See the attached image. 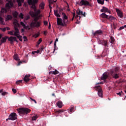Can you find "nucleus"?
Wrapping results in <instances>:
<instances>
[{
  "label": "nucleus",
  "instance_id": "f257e3e1",
  "mask_svg": "<svg viewBox=\"0 0 126 126\" xmlns=\"http://www.w3.org/2000/svg\"><path fill=\"white\" fill-rule=\"evenodd\" d=\"M37 2L38 0H28V4L30 5H32L31 8H32L34 11V12L31 10L29 11V13L32 17H36V16H38V15H39L41 12L40 10L37 11L36 3H37Z\"/></svg>",
  "mask_w": 126,
  "mask_h": 126
},
{
  "label": "nucleus",
  "instance_id": "f03ea898",
  "mask_svg": "<svg viewBox=\"0 0 126 126\" xmlns=\"http://www.w3.org/2000/svg\"><path fill=\"white\" fill-rule=\"evenodd\" d=\"M17 111L20 116H21V115H27V114H29L31 112V110L26 108H21L17 109Z\"/></svg>",
  "mask_w": 126,
  "mask_h": 126
},
{
  "label": "nucleus",
  "instance_id": "7ed1b4c3",
  "mask_svg": "<svg viewBox=\"0 0 126 126\" xmlns=\"http://www.w3.org/2000/svg\"><path fill=\"white\" fill-rule=\"evenodd\" d=\"M94 88L95 89L96 91L98 90L97 94L99 97H103V90H102L101 86H95Z\"/></svg>",
  "mask_w": 126,
  "mask_h": 126
},
{
  "label": "nucleus",
  "instance_id": "20e7f679",
  "mask_svg": "<svg viewBox=\"0 0 126 126\" xmlns=\"http://www.w3.org/2000/svg\"><path fill=\"white\" fill-rule=\"evenodd\" d=\"M77 4H79L80 6H82V5H85V6H91L90 3L86 0H81V1Z\"/></svg>",
  "mask_w": 126,
  "mask_h": 126
},
{
  "label": "nucleus",
  "instance_id": "39448f33",
  "mask_svg": "<svg viewBox=\"0 0 126 126\" xmlns=\"http://www.w3.org/2000/svg\"><path fill=\"white\" fill-rule=\"evenodd\" d=\"M109 73L111 76H112L113 78H114V79H119L120 76L119 75V74L115 73V70H110Z\"/></svg>",
  "mask_w": 126,
  "mask_h": 126
},
{
  "label": "nucleus",
  "instance_id": "423d86ee",
  "mask_svg": "<svg viewBox=\"0 0 126 126\" xmlns=\"http://www.w3.org/2000/svg\"><path fill=\"white\" fill-rule=\"evenodd\" d=\"M98 43L99 45H103L106 48H108V41L104 39H98Z\"/></svg>",
  "mask_w": 126,
  "mask_h": 126
},
{
  "label": "nucleus",
  "instance_id": "0eeeda50",
  "mask_svg": "<svg viewBox=\"0 0 126 126\" xmlns=\"http://www.w3.org/2000/svg\"><path fill=\"white\" fill-rule=\"evenodd\" d=\"M9 120H11V121H15V120H17V115L16 113L13 112L9 116L8 118Z\"/></svg>",
  "mask_w": 126,
  "mask_h": 126
},
{
  "label": "nucleus",
  "instance_id": "6e6552de",
  "mask_svg": "<svg viewBox=\"0 0 126 126\" xmlns=\"http://www.w3.org/2000/svg\"><path fill=\"white\" fill-rule=\"evenodd\" d=\"M15 32L14 33H12L11 31L8 32V34L9 35H11L12 36H17V34H20L19 32V29L15 28Z\"/></svg>",
  "mask_w": 126,
  "mask_h": 126
},
{
  "label": "nucleus",
  "instance_id": "1a4fd4ad",
  "mask_svg": "<svg viewBox=\"0 0 126 126\" xmlns=\"http://www.w3.org/2000/svg\"><path fill=\"white\" fill-rule=\"evenodd\" d=\"M57 24L60 26H66V24L65 25L64 23H63V19L60 18H57Z\"/></svg>",
  "mask_w": 126,
  "mask_h": 126
},
{
  "label": "nucleus",
  "instance_id": "9d476101",
  "mask_svg": "<svg viewBox=\"0 0 126 126\" xmlns=\"http://www.w3.org/2000/svg\"><path fill=\"white\" fill-rule=\"evenodd\" d=\"M8 2L6 3L5 7L8 8L12 7L13 6V3H12V0H6Z\"/></svg>",
  "mask_w": 126,
  "mask_h": 126
},
{
  "label": "nucleus",
  "instance_id": "9b49d317",
  "mask_svg": "<svg viewBox=\"0 0 126 126\" xmlns=\"http://www.w3.org/2000/svg\"><path fill=\"white\" fill-rule=\"evenodd\" d=\"M8 39V41L10 42V44H13L14 43L13 41H15V42H17V43H18V40L16 39V37L15 36H10Z\"/></svg>",
  "mask_w": 126,
  "mask_h": 126
},
{
  "label": "nucleus",
  "instance_id": "f8f14e48",
  "mask_svg": "<svg viewBox=\"0 0 126 126\" xmlns=\"http://www.w3.org/2000/svg\"><path fill=\"white\" fill-rule=\"evenodd\" d=\"M116 12L118 14V16L120 18H123L124 17V14H123V11H121L120 9L116 8Z\"/></svg>",
  "mask_w": 126,
  "mask_h": 126
},
{
  "label": "nucleus",
  "instance_id": "ddd939ff",
  "mask_svg": "<svg viewBox=\"0 0 126 126\" xmlns=\"http://www.w3.org/2000/svg\"><path fill=\"white\" fill-rule=\"evenodd\" d=\"M100 11L101 12H104V13H105V12L111 13V11L108 8L105 6L102 7V8L100 10Z\"/></svg>",
  "mask_w": 126,
  "mask_h": 126
},
{
  "label": "nucleus",
  "instance_id": "4468645a",
  "mask_svg": "<svg viewBox=\"0 0 126 126\" xmlns=\"http://www.w3.org/2000/svg\"><path fill=\"white\" fill-rule=\"evenodd\" d=\"M62 15L63 16V23L65 25V24L66 23V22H67V17L66 15L65 14V13H62Z\"/></svg>",
  "mask_w": 126,
  "mask_h": 126
},
{
  "label": "nucleus",
  "instance_id": "2eb2a0df",
  "mask_svg": "<svg viewBox=\"0 0 126 126\" xmlns=\"http://www.w3.org/2000/svg\"><path fill=\"white\" fill-rule=\"evenodd\" d=\"M109 76V75L108 74V73H104L102 74V76L101 77V80H106L108 78Z\"/></svg>",
  "mask_w": 126,
  "mask_h": 126
},
{
  "label": "nucleus",
  "instance_id": "dca6fc26",
  "mask_svg": "<svg viewBox=\"0 0 126 126\" xmlns=\"http://www.w3.org/2000/svg\"><path fill=\"white\" fill-rule=\"evenodd\" d=\"M13 25H14V30H15V28L18 29V27L20 26V25L19 24V23H18L17 20H15L13 22Z\"/></svg>",
  "mask_w": 126,
  "mask_h": 126
},
{
  "label": "nucleus",
  "instance_id": "f3484780",
  "mask_svg": "<svg viewBox=\"0 0 126 126\" xmlns=\"http://www.w3.org/2000/svg\"><path fill=\"white\" fill-rule=\"evenodd\" d=\"M29 77H30V74L25 75V77L24 78V81L25 82L27 83V82L30 80V78Z\"/></svg>",
  "mask_w": 126,
  "mask_h": 126
},
{
  "label": "nucleus",
  "instance_id": "a211bd4d",
  "mask_svg": "<svg viewBox=\"0 0 126 126\" xmlns=\"http://www.w3.org/2000/svg\"><path fill=\"white\" fill-rule=\"evenodd\" d=\"M103 33V32L101 30L96 31L95 32L93 33L94 36H96V35L102 34Z\"/></svg>",
  "mask_w": 126,
  "mask_h": 126
},
{
  "label": "nucleus",
  "instance_id": "6ab92c4d",
  "mask_svg": "<svg viewBox=\"0 0 126 126\" xmlns=\"http://www.w3.org/2000/svg\"><path fill=\"white\" fill-rule=\"evenodd\" d=\"M57 105L59 108H62L63 107V101H58L57 103Z\"/></svg>",
  "mask_w": 126,
  "mask_h": 126
},
{
  "label": "nucleus",
  "instance_id": "aec40b11",
  "mask_svg": "<svg viewBox=\"0 0 126 126\" xmlns=\"http://www.w3.org/2000/svg\"><path fill=\"white\" fill-rule=\"evenodd\" d=\"M107 19H108V20H110V21L112 22V21H114V20H116V18H115V17L113 16H108V18Z\"/></svg>",
  "mask_w": 126,
  "mask_h": 126
},
{
  "label": "nucleus",
  "instance_id": "412c9836",
  "mask_svg": "<svg viewBox=\"0 0 126 126\" xmlns=\"http://www.w3.org/2000/svg\"><path fill=\"white\" fill-rule=\"evenodd\" d=\"M8 38H9L8 36H5L4 37H2L1 39V43H5L6 42V39H8Z\"/></svg>",
  "mask_w": 126,
  "mask_h": 126
},
{
  "label": "nucleus",
  "instance_id": "4be33fe9",
  "mask_svg": "<svg viewBox=\"0 0 126 126\" xmlns=\"http://www.w3.org/2000/svg\"><path fill=\"white\" fill-rule=\"evenodd\" d=\"M101 17L102 18H106V19H108V17H109V16L107 15V14H106V13H102L101 14Z\"/></svg>",
  "mask_w": 126,
  "mask_h": 126
},
{
  "label": "nucleus",
  "instance_id": "5701e85b",
  "mask_svg": "<svg viewBox=\"0 0 126 126\" xmlns=\"http://www.w3.org/2000/svg\"><path fill=\"white\" fill-rule=\"evenodd\" d=\"M111 70H114V72L115 73H118V72H119V70H120V67H116L114 69H111Z\"/></svg>",
  "mask_w": 126,
  "mask_h": 126
},
{
  "label": "nucleus",
  "instance_id": "b1692460",
  "mask_svg": "<svg viewBox=\"0 0 126 126\" xmlns=\"http://www.w3.org/2000/svg\"><path fill=\"white\" fill-rule=\"evenodd\" d=\"M20 33H18L17 34V35L16 36V37H17V38H18V39H19V41H20V42H22L23 40H22V36L20 35Z\"/></svg>",
  "mask_w": 126,
  "mask_h": 126
},
{
  "label": "nucleus",
  "instance_id": "393cba45",
  "mask_svg": "<svg viewBox=\"0 0 126 126\" xmlns=\"http://www.w3.org/2000/svg\"><path fill=\"white\" fill-rule=\"evenodd\" d=\"M115 42L116 40H115V38L113 36H110V43L111 44H115Z\"/></svg>",
  "mask_w": 126,
  "mask_h": 126
},
{
  "label": "nucleus",
  "instance_id": "a878e982",
  "mask_svg": "<svg viewBox=\"0 0 126 126\" xmlns=\"http://www.w3.org/2000/svg\"><path fill=\"white\" fill-rule=\"evenodd\" d=\"M58 12V10H54V14L55 16H57V17H61V15H60V14H59Z\"/></svg>",
  "mask_w": 126,
  "mask_h": 126
},
{
  "label": "nucleus",
  "instance_id": "bb28decb",
  "mask_svg": "<svg viewBox=\"0 0 126 126\" xmlns=\"http://www.w3.org/2000/svg\"><path fill=\"white\" fill-rule=\"evenodd\" d=\"M51 73L54 75L58 74L59 73V71H58L57 69H55V71L49 72V74H51Z\"/></svg>",
  "mask_w": 126,
  "mask_h": 126
},
{
  "label": "nucleus",
  "instance_id": "cd10ccee",
  "mask_svg": "<svg viewBox=\"0 0 126 126\" xmlns=\"http://www.w3.org/2000/svg\"><path fill=\"white\" fill-rule=\"evenodd\" d=\"M11 19H12V16L8 15L6 17L5 21H7V20H11Z\"/></svg>",
  "mask_w": 126,
  "mask_h": 126
},
{
  "label": "nucleus",
  "instance_id": "c85d7f7f",
  "mask_svg": "<svg viewBox=\"0 0 126 126\" xmlns=\"http://www.w3.org/2000/svg\"><path fill=\"white\" fill-rule=\"evenodd\" d=\"M59 41V39L57 38L54 42V50L53 53H55V51H56V48H57V42Z\"/></svg>",
  "mask_w": 126,
  "mask_h": 126
},
{
  "label": "nucleus",
  "instance_id": "c756f323",
  "mask_svg": "<svg viewBox=\"0 0 126 126\" xmlns=\"http://www.w3.org/2000/svg\"><path fill=\"white\" fill-rule=\"evenodd\" d=\"M39 7L41 8V9H44V7H45V3H44V2H42L40 4Z\"/></svg>",
  "mask_w": 126,
  "mask_h": 126
},
{
  "label": "nucleus",
  "instance_id": "7c9ffc66",
  "mask_svg": "<svg viewBox=\"0 0 126 126\" xmlns=\"http://www.w3.org/2000/svg\"><path fill=\"white\" fill-rule=\"evenodd\" d=\"M13 16L15 18H17V16H18V12L14 11L13 12Z\"/></svg>",
  "mask_w": 126,
  "mask_h": 126
},
{
  "label": "nucleus",
  "instance_id": "2f4dec72",
  "mask_svg": "<svg viewBox=\"0 0 126 126\" xmlns=\"http://www.w3.org/2000/svg\"><path fill=\"white\" fill-rule=\"evenodd\" d=\"M1 13H6L7 10L5 8H2L0 11Z\"/></svg>",
  "mask_w": 126,
  "mask_h": 126
},
{
  "label": "nucleus",
  "instance_id": "473e14b6",
  "mask_svg": "<svg viewBox=\"0 0 126 126\" xmlns=\"http://www.w3.org/2000/svg\"><path fill=\"white\" fill-rule=\"evenodd\" d=\"M112 29H117V24L115 23H113V24L111 25Z\"/></svg>",
  "mask_w": 126,
  "mask_h": 126
},
{
  "label": "nucleus",
  "instance_id": "72a5a7b5",
  "mask_svg": "<svg viewBox=\"0 0 126 126\" xmlns=\"http://www.w3.org/2000/svg\"><path fill=\"white\" fill-rule=\"evenodd\" d=\"M0 23L2 25H4V21H3V18L0 16Z\"/></svg>",
  "mask_w": 126,
  "mask_h": 126
},
{
  "label": "nucleus",
  "instance_id": "f704fd0d",
  "mask_svg": "<svg viewBox=\"0 0 126 126\" xmlns=\"http://www.w3.org/2000/svg\"><path fill=\"white\" fill-rule=\"evenodd\" d=\"M98 3H99V4H104V1H105V0H97Z\"/></svg>",
  "mask_w": 126,
  "mask_h": 126
},
{
  "label": "nucleus",
  "instance_id": "c9c22d12",
  "mask_svg": "<svg viewBox=\"0 0 126 126\" xmlns=\"http://www.w3.org/2000/svg\"><path fill=\"white\" fill-rule=\"evenodd\" d=\"M14 60H15V61H19V58H18V55H17V54H15L14 55Z\"/></svg>",
  "mask_w": 126,
  "mask_h": 126
},
{
  "label": "nucleus",
  "instance_id": "e433bc0d",
  "mask_svg": "<svg viewBox=\"0 0 126 126\" xmlns=\"http://www.w3.org/2000/svg\"><path fill=\"white\" fill-rule=\"evenodd\" d=\"M40 26H41V23H40V22H37L35 24V27L36 28H38L40 27Z\"/></svg>",
  "mask_w": 126,
  "mask_h": 126
},
{
  "label": "nucleus",
  "instance_id": "4c0bfd02",
  "mask_svg": "<svg viewBox=\"0 0 126 126\" xmlns=\"http://www.w3.org/2000/svg\"><path fill=\"white\" fill-rule=\"evenodd\" d=\"M83 11H81V10L78 9V12H77V14L78 15H81V14H83Z\"/></svg>",
  "mask_w": 126,
  "mask_h": 126
},
{
  "label": "nucleus",
  "instance_id": "58836bf2",
  "mask_svg": "<svg viewBox=\"0 0 126 126\" xmlns=\"http://www.w3.org/2000/svg\"><path fill=\"white\" fill-rule=\"evenodd\" d=\"M37 22H35L34 21H32L31 24V26H32L33 27H34V26L35 27L36 26V23Z\"/></svg>",
  "mask_w": 126,
  "mask_h": 126
},
{
  "label": "nucleus",
  "instance_id": "ea45409f",
  "mask_svg": "<svg viewBox=\"0 0 126 126\" xmlns=\"http://www.w3.org/2000/svg\"><path fill=\"white\" fill-rule=\"evenodd\" d=\"M17 2L18 3V6H21V5H22L21 0H17Z\"/></svg>",
  "mask_w": 126,
  "mask_h": 126
},
{
  "label": "nucleus",
  "instance_id": "a19ab883",
  "mask_svg": "<svg viewBox=\"0 0 126 126\" xmlns=\"http://www.w3.org/2000/svg\"><path fill=\"white\" fill-rule=\"evenodd\" d=\"M19 17H20V18H21V19H23V18H24V15H23L22 13H21L20 15L19 16Z\"/></svg>",
  "mask_w": 126,
  "mask_h": 126
},
{
  "label": "nucleus",
  "instance_id": "79ce46f5",
  "mask_svg": "<svg viewBox=\"0 0 126 126\" xmlns=\"http://www.w3.org/2000/svg\"><path fill=\"white\" fill-rule=\"evenodd\" d=\"M42 42V38H39L38 41H37V44L38 45H40Z\"/></svg>",
  "mask_w": 126,
  "mask_h": 126
},
{
  "label": "nucleus",
  "instance_id": "37998d69",
  "mask_svg": "<svg viewBox=\"0 0 126 126\" xmlns=\"http://www.w3.org/2000/svg\"><path fill=\"white\" fill-rule=\"evenodd\" d=\"M56 1H57V0H49V4H53V3H54V2H56Z\"/></svg>",
  "mask_w": 126,
  "mask_h": 126
},
{
  "label": "nucleus",
  "instance_id": "c03bdc74",
  "mask_svg": "<svg viewBox=\"0 0 126 126\" xmlns=\"http://www.w3.org/2000/svg\"><path fill=\"white\" fill-rule=\"evenodd\" d=\"M34 17V19H33V21H35V22H38V20H39V18H38L37 17V16H36V17Z\"/></svg>",
  "mask_w": 126,
  "mask_h": 126
},
{
  "label": "nucleus",
  "instance_id": "a18cd8bd",
  "mask_svg": "<svg viewBox=\"0 0 126 126\" xmlns=\"http://www.w3.org/2000/svg\"><path fill=\"white\" fill-rule=\"evenodd\" d=\"M7 94H8V93L6 92H2L1 93V95L2 96H5V95H7Z\"/></svg>",
  "mask_w": 126,
  "mask_h": 126
},
{
  "label": "nucleus",
  "instance_id": "49530a36",
  "mask_svg": "<svg viewBox=\"0 0 126 126\" xmlns=\"http://www.w3.org/2000/svg\"><path fill=\"white\" fill-rule=\"evenodd\" d=\"M70 113H73V112H74V108L73 107L70 108Z\"/></svg>",
  "mask_w": 126,
  "mask_h": 126
},
{
  "label": "nucleus",
  "instance_id": "de8ad7c7",
  "mask_svg": "<svg viewBox=\"0 0 126 126\" xmlns=\"http://www.w3.org/2000/svg\"><path fill=\"white\" fill-rule=\"evenodd\" d=\"M22 82V80H18L16 82V84H19V83H21Z\"/></svg>",
  "mask_w": 126,
  "mask_h": 126
},
{
  "label": "nucleus",
  "instance_id": "09e8293b",
  "mask_svg": "<svg viewBox=\"0 0 126 126\" xmlns=\"http://www.w3.org/2000/svg\"><path fill=\"white\" fill-rule=\"evenodd\" d=\"M37 120V117L36 116H33L32 117V121H36Z\"/></svg>",
  "mask_w": 126,
  "mask_h": 126
},
{
  "label": "nucleus",
  "instance_id": "8fccbe9b",
  "mask_svg": "<svg viewBox=\"0 0 126 126\" xmlns=\"http://www.w3.org/2000/svg\"><path fill=\"white\" fill-rule=\"evenodd\" d=\"M30 99L31 100H32V101H33V102H34L35 104H37V101H36V100L32 98V97H30Z\"/></svg>",
  "mask_w": 126,
  "mask_h": 126
},
{
  "label": "nucleus",
  "instance_id": "3c124183",
  "mask_svg": "<svg viewBox=\"0 0 126 126\" xmlns=\"http://www.w3.org/2000/svg\"><path fill=\"white\" fill-rule=\"evenodd\" d=\"M12 92H13L14 94H16V93L17 92V91H16V90L14 89H12Z\"/></svg>",
  "mask_w": 126,
  "mask_h": 126
},
{
  "label": "nucleus",
  "instance_id": "603ef678",
  "mask_svg": "<svg viewBox=\"0 0 126 126\" xmlns=\"http://www.w3.org/2000/svg\"><path fill=\"white\" fill-rule=\"evenodd\" d=\"M57 113H63V110H59L57 111Z\"/></svg>",
  "mask_w": 126,
  "mask_h": 126
},
{
  "label": "nucleus",
  "instance_id": "864d4df0",
  "mask_svg": "<svg viewBox=\"0 0 126 126\" xmlns=\"http://www.w3.org/2000/svg\"><path fill=\"white\" fill-rule=\"evenodd\" d=\"M24 28L25 29H28V28H29V26H26V25H24Z\"/></svg>",
  "mask_w": 126,
  "mask_h": 126
},
{
  "label": "nucleus",
  "instance_id": "5fc2aeb1",
  "mask_svg": "<svg viewBox=\"0 0 126 126\" xmlns=\"http://www.w3.org/2000/svg\"><path fill=\"white\" fill-rule=\"evenodd\" d=\"M74 17H75V13H73V17L72 18V21H73V20L74 19Z\"/></svg>",
  "mask_w": 126,
  "mask_h": 126
},
{
  "label": "nucleus",
  "instance_id": "6e6d98bb",
  "mask_svg": "<svg viewBox=\"0 0 126 126\" xmlns=\"http://www.w3.org/2000/svg\"><path fill=\"white\" fill-rule=\"evenodd\" d=\"M23 38L24 39V42L27 41V37H26V36H24Z\"/></svg>",
  "mask_w": 126,
  "mask_h": 126
},
{
  "label": "nucleus",
  "instance_id": "4d7b16f0",
  "mask_svg": "<svg viewBox=\"0 0 126 126\" xmlns=\"http://www.w3.org/2000/svg\"><path fill=\"white\" fill-rule=\"evenodd\" d=\"M29 19H30V16L28 15V16H27V17H26V20H29Z\"/></svg>",
  "mask_w": 126,
  "mask_h": 126
},
{
  "label": "nucleus",
  "instance_id": "13d9d810",
  "mask_svg": "<svg viewBox=\"0 0 126 126\" xmlns=\"http://www.w3.org/2000/svg\"><path fill=\"white\" fill-rule=\"evenodd\" d=\"M20 24L22 26H23V27H24V26L25 25V24H24V23L23 22H20Z\"/></svg>",
  "mask_w": 126,
  "mask_h": 126
},
{
  "label": "nucleus",
  "instance_id": "bf43d9fd",
  "mask_svg": "<svg viewBox=\"0 0 126 126\" xmlns=\"http://www.w3.org/2000/svg\"><path fill=\"white\" fill-rule=\"evenodd\" d=\"M44 25H47V26H48V21H44Z\"/></svg>",
  "mask_w": 126,
  "mask_h": 126
},
{
  "label": "nucleus",
  "instance_id": "052dcab7",
  "mask_svg": "<svg viewBox=\"0 0 126 126\" xmlns=\"http://www.w3.org/2000/svg\"><path fill=\"white\" fill-rule=\"evenodd\" d=\"M24 63V61H20L19 63H18V65H20V64H21V63Z\"/></svg>",
  "mask_w": 126,
  "mask_h": 126
},
{
  "label": "nucleus",
  "instance_id": "680f3d73",
  "mask_svg": "<svg viewBox=\"0 0 126 126\" xmlns=\"http://www.w3.org/2000/svg\"><path fill=\"white\" fill-rule=\"evenodd\" d=\"M123 29H125V27L124 26L121 27L119 28V30H123Z\"/></svg>",
  "mask_w": 126,
  "mask_h": 126
},
{
  "label": "nucleus",
  "instance_id": "e2e57ef3",
  "mask_svg": "<svg viewBox=\"0 0 126 126\" xmlns=\"http://www.w3.org/2000/svg\"><path fill=\"white\" fill-rule=\"evenodd\" d=\"M1 29L3 32H5V31H6V28H5L3 29Z\"/></svg>",
  "mask_w": 126,
  "mask_h": 126
},
{
  "label": "nucleus",
  "instance_id": "0e129e2a",
  "mask_svg": "<svg viewBox=\"0 0 126 126\" xmlns=\"http://www.w3.org/2000/svg\"><path fill=\"white\" fill-rule=\"evenodd\" d=\"M44 35H47V34H48V31H46L44 32Z\"/></svg>",
  "mask_w": 126,
  "mask_h": 126
},
{
  "label": "nucleus",
  "instance_id": "69168bd1",
  "mask_svg": "<svg viewBox=\"0 0 126 126\" xmlns=\"http://www.w3.org/2000/svg\"><path fill=\"white\" fill-rule=\"evenodd\" d=\"M82 15H83L84 17H86V14H85V12L83 13V14H81Z\"/></svg>",
  "mask_w": 126,
  "mask_h": 126
},
{
  "label": "nucleus",
  "instance_id": "338daca9",
  "mask_svg": "<svg viewBox=\"0 0 126 126\" xmlns=\"http://www.w3.org/2000/svg\"><path fill=\"white\" fill-rule=\"evenodd\" d=\"M49 8H50V10H51V11H52V8H53L52 7V6H51V4H49Z\"/></svg>",
  "mask_w": 126,
  "mask_h": 126
},
{
  "label": "nucleus",
  "instance_id": "774afa93",
  "mask_svg": "<svg viewBox=\"0 0 126 126\" xmlns=\"http://www.w3.org/2000/svg\"><path fill=\"white\" fill-rule=\"evenodd\" d=\"M39 53H40V50H39L35 51V53H36V54H39Z\"/></svg>",
  "mask_w": 126,
  "mask_h": 126
}]
</instances>
